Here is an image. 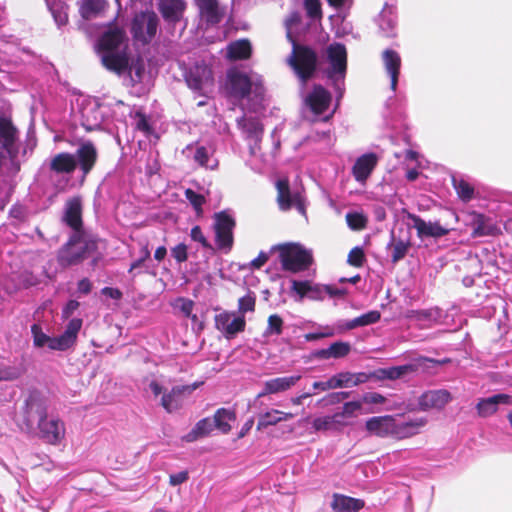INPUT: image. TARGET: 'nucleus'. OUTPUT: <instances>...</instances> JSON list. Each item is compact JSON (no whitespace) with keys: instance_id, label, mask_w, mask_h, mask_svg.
Masks as SVG:
<instances>
[{"instance_id":"32","label":"nucleus","mask_w":512,"mask_h":512,"mask_svg":"<svg viewBox=\"0 0 512 512\" xmlns=\"http://www.w3.org/2000/svg\"><path fill=\"white\" fill-rule=\"evenodd\" d=\"M511 397L507 394H497L485 399H482L477 404V411L479 416L487 417L495 413L499 404H507Z\"/></svg>"},{"instance_id":"21","label":"nucleus","mask_w":512,"mask_h":512,"mask_svg":"<svg viewBox=\"0 0 512 512\" xmlns=\"http://www.w3.org/2000/svg\"><path fill=\"white\" fill-rule=\"evenodd\" d=\"M214 148L211 145H202L198 142L189 144L183 150L187 158L204 168L214 170L218 167V160L214 157Z\"/></svg>"},{"instance_id":"13","label":"nucleus","mask_w":512,"mask_h":512,"mask_svg":"<svg viewBox=\"0 0 512 512\" xmlns=\"http://www.w3.org/2000/svg\"><path fill=\"white\" fill-rule=\"evenodd\" d=\"M291 290L299 296L298 301H302L304 297L318 301L323 300L327 295L329 297H342L346 294L345 289L334 285L313 284L310 281L297 280L292 281Z\"/></svg>"},{"instance_id":"20","label":"nucleus","mask_w":512,"mask_h":512,"mask_svg":"<svg viewBox=\"0 0 512 512\" xmlns=\"http://www.w3.org/2000/svg\"><path fill=\"white\" fill-rule=\"evenodd\" d=\"M151 391L155 397L161 395L160 404L168 411L172 412L179 408L183 394L188 391L189 393L196 389L198 386H172L170 391L164 389V386H150Z\"/></svg>"},{"instance_id":"42","label":"nucleus","mask_w":512,"mask_h":512,"mask_svg":"<svg viewBox=\"0 0 512 512\" xmlns=\"http://www.w3.org/2000/svg\"><path fill=\"white\" fill-rule=\"evenodd\" d=\"M213 422L209 418L199 420L194 428L185 436L186 441L193 442L207 436L213 430Z\"/></svg>"},{"instance_id":"58","label":"nucleus","mask_w":512,"mask_h":512,"mask_svg":"<svg viewBox=\"0 0 512 512\" xmlns=\"http://www.w3.org/2000/svg\"><path fill=\"white\" fill-rule=\"evenodd\" d=\"M150 255L151 253L149 250L148 242H145L141 245L140 257L132 262L129 268V273H132L135 269L141 267L143 263L150 258Z\"/></svg>"},{"instance_id":"40","label":"nucleus","mask_w":512,"mask_h":512,"mask_svg":"<svg viewBox=\"0 0 512 512\" xmlns=\"http://www.w3.org/2000/svg\"><path fill=\"white\" fill-rule=\"evenodd\" d=\"M235 418V413L233 411L220 408L215 412L214 420L212 422L214 427L219 429L222 433L226 434L231 430V425L229 422L234 421Z\"/></svg>"},{"instance_id":"60","label":"nucleus","mask_w":512,"mask_h":512,"mask_svg":"<svg viewBox=\"0 0 512 512\" xmlns=\"http://www.w3.org/2000/svg\"><path fill=\"white\" fill-rule=\"evenodd\" d=\"M171 255L178 263H183L188 259V247L184 243H179L171 249Z\"/></svg>"},{"instance_id":"6","label":"nucleus","mask_w":512,"mask_h":512,"mask_svg":"<svg viewBox=\"0 0 512 512\" xmlns=\"http://www.w3.org/2000/svg\"><path fill=\"white\" fill-rule=\"evenodd\" d=\"M98 249L97 239L86 232H73L57 251V262L62 268L81 264Z\"/></svg>"},{"instance_id":"16","label":"nucleus","mask_w":512,"mask_h":512,"mask_svg":"<svg viewBox=\"0 0 512 512\" xmlns=\"http://www.w3.org/2000/svg\"><path fill=\"white\" fill-rule=\"evenodd\" d=\"M158 17L154 12L146 11L137 14L132 22L131 32L135 40L146 44L155 36Z\"/></svg>"},{"instance_id":"43","label":"nucleus","mask_w":512,"mask_h":512,"mask_svg":"<svg viewBox=\"0 0 512 512\" xmlns=\"http://www.w3.org/2000/svg\"><path fill=\"white\" fill-rule=\"evenodd\" d=\"M350 352V345L346 342H335L328 348L322 349L318 355L323 359L342 358Z\"/></svg>"},{"instance_id":"1","label":"nucleus","mask_w":512,"mask_h":512,"mask_svg":"<svg viewBox=\"0 0 512 512\" xmlns=\"http://www.w3.org/2000/svg\"><path fill=\"white\" fill-rule=\"evenodd\" d=\"M98 159V151L91 141H84L75 153L60 152L45 159L38 170V180L55 193L65 192L71 186L72 174L78 169V181L83 185Z\"/></svg>"},{"instance_id":"8","label":"nucleus","mask_w":512,"mask_h":512,"mask_svg":"<svg viewBox=\"0 0 512 512\" xmlns=\"http://www.w3.org/2000/svg\"><path fill=\"white\" fill-rule=\"evenodd\" d=\"M292 52L287 58L288 65L293 69L294 73L301 82L302 89L311 79L318 66V55L316 51L304 44L292 41Z\"/></svg>"},{"instance_id":"50","label":"nucleus","mask_w":512,"mask_h":512,"mask_svg":"<svg viewBox=\"0 0 512 512\" xmlns=\"http://www.w3.org/2000/svg\"><path fill=\"white\" fill-rule=\"evenodd\" d=\"M346 222L352 230H362L367 225V217L362 212H348Z\"/></svg>"},{"instance_id":"10","label":"nucleus","mask_w":512,"mask_h":512,"mask_svg":"<svg viewBox=\"0 0 512 512\" xmlns=\"http://www.w3.org/2000/svg\"><path fill=\"white\" fill-rule=\"evenodd\" d=\"M237 125L249 140L250 158L246 161L247 165L255 172H262L266 166L267 159L260 153L258 143L263 134V127L256 118L241 117L237 119Z\"/></svg>"},{"instance_id":"23","label":"nucleus","mask_w":512,"mask_h":512,"mask_svg":"<svg viewBox=\"0 0 512 512\" xmlns=\"http://www.w3.org/2000/svg\"><path fill=\"white\" fill-rule=\"evenodd\" d=\"M366 429L378 437L396 438V419L392 416L372 417L366 421Z\"/></svg>"},{"instance_id":"63","label":"nucleus","mask_w":512,"mask_h":512,"mask_svg":"<svg viewBox=\"0 0 512 512\" xmlns=\"http://www.w3.org/2000/svg\"><path fill=\"white\" fill-rule=\"evenodd\" d=\"M27 214V211L23 205L15 204L12 206V208L9 211V215L11 218L15 219L16 221H22L25 219Z\"/></svg>"},{"instance_id":"56","label":"nucleus","mask_w":512,"mask_h":512,"mask_svg":"<svg viewBox=\"0 0 512 512\" xmlns=\"http://www.w3.org/2000/svg\"><path fill=\"white\" fill-rule=\"evenodd\" d=\"M300 22H301V15L297 11L292 12L288 16V18L285 20L286 35H287V39L290 42L296 41L292 36V29L295 25H298Z\"/></svg>"},{"instance_id":"51","label":"nucleus","mask_w":512,"mask_h":512,"mask_svg":"<svg viewBox=\"0 0 512 512\" xmlns=\"http://www.w3.org/2000/svg\"><path fill=\"white\" fill-rule=\"evenodd\" d=\"M283 331V320L277 315L273 314L268 318L267 328L264 332L265 336L280 335Z\"/></svg>"},{"instance_id":"31","label":"nucleus","mask_w":512,"mask_h":512,"mask_svg":"<svg viewBox=\"0 0 512 512\" xmlns=\"http://www.w3.org/2000/svg\"><path fill=\"white\" fill-rule=\"evenodd\" d=\"M159 10L166 21L176 22L185 10L182 0H159Z\"/></svg>"},{"instance_id":"4","label":"nucleus","mask_w":512,"mask_h":512,"mask_svg":"<svg viewBox=\"0 0 512 512\" xmlns=\"http://www.w3.org/2000/svg\"><path fill=\"white\" fill-rule=\"evenodd\" d=\"M428 361L430 359L419 357L405 365L380 368L371 372H341L330 378L326 384H365L384 380L394 381L417 372Z\"/></svg>"},{"instance_id":"35","label":"nucleus","mask_w":512,"mask_h":512,"mask_svg":"<svg viewBox=\"0 0 512 512\" xmlns=\"http://www.w3.org/2000/svg\"><path fill=\"white\" fill-rule=\"evenodd\" d=\"M427 423L426 418H416L407 422L396 421V438L403 439L411 437L419 432Z\"/></svg>"},{"instance_id":"36","label":"nucleus","mask_w":512,"mask_h":512,"mask_svg":"<svg viewBox=\"0 0 512 512\" xmlns=\"http://www.w3.org/2000/svg\"><path fill=\"white\" fill-rule=\"evenodd\" d=\"M25 53H27V51L25 49H21L18 43L4 41L2 39V54L7 57V59L2 58V63L5 61L7 65H18L23 61L21 55Z\"/></svg>"},{"instance_id":"33","label":"nucleus","mask_w":512,"mask_h":512,"mask_svg":"<svg viewBox=\"0 0 512 512\" xmlns=\"http://www.w3.org/2000/svg\"><path fill=\"white\" fill-rule=\"evenodd\" d=\"M108 6L107 0H80L79 13L89 20L100 16Z\"/></svg>"},{"instance_id":"5","label":"nucleus","mask_w":512,"mask_h":512,"mask_svg":"<svg viewBox=\"0 0 512 512\" xmlns=\"http://www.w3.org/2000/svg\"><path fill=\"white\" fill-rule=\"evenodd\" d=\"M229 95L237 101L246 100L243 108L250 111H258L262 107L265 89L262 80L257 75H247L242 72L228 74Z\"/></svg>"},{"instance_id":"22","label":"nucleus","mask_w":512,"mask_h":512,"mask_svg":"<svg viewBox=\"0 0 512 512\" xmlns=\"http://www.w3.org/2000/svg\"><path fill=\"white\" fill-rule=\"evenodd\" d=\"M62 220L73 232H85L82 229V200L80 197H72L66 201Z\"/></svg>"},{"instance_id":"55","label":"nucleus","mask_w":512,"mask_h":512,"mask_svg":"<svg viewBox=\"0 0 512 512\" xmlns=\"http://www.w3.org/2000/svg\"><path fill=\"white\" fill-rule=\"evenodd\" d=\"M365 261V254L361 247H354L348 254L347 262L354 267H361Z\"/></svg>"},{"instance_id":"49","label":"nucleus","mask_w":512,"mask_h":512,"mask_svg":"<svg viewBox=\"0 0 512 512\" xmlns=\"http://www.w3.org/2000/svg\"><path fill=\"white\" fill-rule=\"evenodd\" d=\"M388 247L392 249V262L397 263L398 261L403 259L407 254L410 247V243L401 239L395 241L394 238H392V242L388 245Z\"/></svg>"},{"instance_id":"24","label":"nucleus","mask_w":512,"mask_h":512,"mask_svg":"<svg viewBox=\"0 0 512 512\" xmlns=\"http://www.w3.org/2000/svg\"><path fill=\"white\" fill-rule=\"evenodd\" d=\"M452 397L446 389L429 390L423 393L419 398V407L427 411L431 409H442L451 401Z\"/></svg>"},{"instance_id":"12","label":"nucleus","mask_w":512,"mask_h":512,"mask_svg":"<svg viewBox=\"0 0 512 512\" xmlns=\"http://www.w3.org/2000/svg\"><path fill=\"white\" fill-rule=\"evenodd\" d=\"M328 67L324 73L333 82L335 90L341 93L340 82L344 81L347 69V51L343 44L332 43L326 49Z\"/></svg>"},{"instance_id":"11","label":"nucleus","mask_w":512,"mask_h":512,"mask_svg":"<svg viewBox=\"0 0 512 512\" xmlns=\"http://www.w3.org/2000/svg\"><path fill=\"white\" fill-rule=\"evenodd\" d=\"M282 268L289 272H300L309 268L313 262L312 252L298 243L278 246Z\"/></svg>"},{"instance_id":"30","label":"nucleus","mask_w":512,"mask_h":512,"mask_svg":"<svg viewBox=\"0 0 512 512\" xmlns=\"http://www.w3.org/2000/svg\"><path fill=\"white\" fill-rule=\"evenodd\" d=\"M364 501L342 494H334L331 508L334 512H358L364 507Z\"/></svg>"},{"instance_id":"64","label":"nucleus","mask_w":512,"mask_h":512,"mask_svg":"<svg viewBox=\"0 0 512 512\" xmlns=\"http://www.w3.org/2000/svg\"><path fill=\"white\" fill-rule=\"evenodd\" d=\"M79 302L76 300H69L62 309V318L68 319L79 308Z\"/></svg>"},{"instance_id":"48","label":"nucleus","mask_w":512,"mask_h":512,"mask_svg":"<svg viewBox=\"0 0 512 512\" xmlns=\"http://www.w3.org/2000/svg\"><path fill=\"white\" fill-rule=\"evenodd\" d=\"M133 125L135 128L148 136L153 132V128L150 124V118L140 109L136 110L132 115Z\"/></svg>"},{"instance_id":"28","label":"nucleus","mask_w":512,"mask_h":512,"mask_svg":"<svg viewBox=\"0 0 512 512\" xmlns=\"http://www.w3.org/2000/svg\"><path fill=\"white\" fill-rule=\"evenodd\" d=\"M409 219L413 222V227L416 229L417 235L420 238H439L448 233V229L442 227L438 222H426L414 214H409Z\"/></svg>"},{"instance_id":"47","label":"nucleus","mask_w":512,"mask_h":512,"mask_svg":"<svg viewBox=\"0 0 512 512\" xmlns=\"http://www.w3.org/2000/svg\"><path fill=\"white\" fill-rule=\"evenodd\" d=\"M453 187L455 188L459 198L464 202L470 201L474 196V188L462 178H452Z\"/></svg>"},{"instance_id":"3","label":"nucleus","mask_w":512,"mask_h":512,"mask_svg":"<svg viewBox=\"0 0 512 512\" xmlns=\"http://www.w3.org/2000/svg\"><path fill=\"white\" fill-rule=\"evenodd\" d=\"M37 141L34 135L21 140L20 132L11 118L2 111V176H16L21 165L33 153Z\"/></svg>"},{"instance_id":"59","label":"nucleus","mask_w":512,"mask_h":512,"mask_svg":"<svg viewBox=\"0 0 512 512\" xmlns=\"http://www.w3.org/2000/svg\"><path fill=\"white\" fill-rule=\"evenodd\" d=\"M190 237L193 241L200 243L202 247L212 249L210 242L203 234L200 226L196 225L191 229Z\"/></svg>"},{"instance_id":"53","label":"nucleus","mask_w":512,"mask_h":512,"mask_svg":"<svg viewBox=\"0 0 512 512\" xmlns=\"http://www.w3.org/2000/svg\"><path fill=\"white\" fill-rule=\"evenodd\" d=\"M255 309V296L248 293L238 300V315L244 316L246 312H253Z\"/></svg>"},{"instance_id":"61","label":"nucleus","mask_w":512,"mask_h":512,"mask_svg":"<svg viewBox=\"0 0 512 512\" xmlns=\"http://www.w3.org/2000/svg\"><path fill=\"white\" fill-rule=\"evenodd\" d=\"M361 409V403L359 401L346 402L343 405L342 411L340 412L345 418H351L356 416V413Z\"/></svg>"},{"instance_id":"14","label":"nucleus","mask_w":512,"mask_h":512,"mask_svg":"<svg viewBox=\"0 0 512 512\" xmlns=\"http://www.w3.org/2000/svg\"><path fill=\"white\" fill-rule=\"evenodd\" d=\"M235 226V219L228 212L221 211L214 215L213 230L215 233V243L217 249L225 254L232 250Z\"/></svg>"},{"instance_id":"37","label":"nucleus","mask_w":512,"mask_h":512,"mask_svg":"<svg viewBox=\"0 0 512 512\" xmlns=\"http://www.w3.org/2000/svg\"><path fill=\"white\" fill-rule=\"evenodd\" d=\"M293 417L291 413H285L279 410H272L261 414L257 422V430H262L268 426L275 425L280 421L288 420Z\"/></svg>"},{"instance_id":"9","label":"nucleus","mask_w":512,"mask_h":512,"mask_svg":"<svg viewBox=\"0 0 512 512\" xmlns=\"http://www.w3.org/2000/svg\"><path fill=\"white\" fill-rule=\"evenodd\" d=\"M122 106H124L122 101L107 104L99 103L95 99L85 100L80 108L81 125L86 131L101 130L110 118L116 117L112 112L115 113V109Z\"/></svg>"},{"instance_id":"15","label":"nucleus","mask_w":512,"mask_h":512,"mask_svg":"<svg viewBox=\"0 0 512 512\" xmlns=\"http://www.w3.org/2000/svg\"><path fill=\"white\" fill-rule=\"evenodd\" d=\"M40 440L49 445H59L66 435L65 423L58 417L48 416L36 424L33 432Z\"/></svg>"},{"instance_id":"62","label":"nucleus","mask_w":512,"mask_h":512,"mask_svg":"<svg viewBox=\"0 0 512 512\" xmlns=\"http://www.w3.org/2000/svg\"><path fill=\"white\" fill-rule=\"evenodd\" d=\"M312 426L315 429V431L334 430L330 416L318 417L314 419Z\"/></svg>"},{"instance_id":"57","label":"nucleus","mask_w":512,"mask_h":512,"mask_svg":"<svg viewBox=\"0 0 512 512\" xmlns=\"http://www.w3.org/2000/svg\"><path fill=\"white\" fill-rule=\"evenodd\" d=\"M177 303H178V307L180 309V311L188 318H191L192 321H197V315L193 314L192 311H193V307H194V302L190 299H186V298H179L177 300Z\"/></svg>"},{"instance_id":"18","label":"nucleus","mask_w":512,"mask_h":512,"mask_svg":"<svg viewBox=\"0 0 512 512\" xmlns=\"http://www.w3.org/2000/svg\"><path fill=\"white\" fill-rule=\"evenodd\" d=\"M215 328L223 334V336L231 340L246 327L245 317L237 315L234 312L223 311L215 316Z\"/></svg>"},{"instance_id":"25","label":"nucleus","mask_w":512,"mask_h":512,"mask_svg":"<svg viewBox=\"0 0 512 512\" xmlns=\"http://www.w3.org/2000/svg\"><path fill=\"white\" fill-rule=\"evenodd\" d=\"M82 324V319L72 318L66 325L64 332L57 337V340L52 341L53 347L57 348V351H65L71 348L76 343Z\"/></svg>"},{"instance_id":"52","label":"nucleus","mask_w":512,"mask_h":512,"mask_svg":"<svg viewBox=\"0 0 512 512\" xmlns=\"http://www.w3.org/2000/svg\"><path fill=\"white\" fill-rule=\"evenodd\" d=\"M185 196L195 209L196 213L200 215L202 213V206L205 203V197L192 189H186Z\"/></svg>"},{"instance_id":"34","label":"nucleus","mask_w":512,"mask_h":512,"mask_svg":"<svg viewBox=\"0 0 512 512\" xmlns=\"http://www.w3.org/2000/svg\"><path fill=\"white\" fill-rule=\"evenodd\" d=\"M202 19L211 24L221 20L218 3L216 0H195Z\"/></svg>"},{"instance_id":"7","label":"nucleus","mask_w":512,"mask_h":512,"mask_svg":"<svg viewBox=\"0 0 512 512\" xmlns=\"http://www.w3.org/2000/svg\"><path fill=\"white\" fill-rule=\"evenodd\" d=\"M50 397L48 392L32 389L26 396L21 410L15 415L17 426L27 433L36 430V424L48 416Z\"/></svg>"},{"instance_id":"2","label":"nucleus","mask_w":512,"mask_h":512,"mask_svg":"<svg viewBox=\"0 0 512 512\" xmlns=\"http://www.w3.org/2000/svg\"><path fill=\"white\" fill-rule=\"evenodd\" d=\"M128 38L123 29L110 27L103 33L99 41V53L103 66L109 71L122 74L129 71L133 83H140L145 73L142 59L129 65Z\"/></svg>"},{"instance_id":"44","label":"nucleus","mask_w":512,"mask_h":512,"mask_svg":"<svg viewBox=\"0 0 512 512\" xmlns=\"http://www.w3.org/2000/svg\"><path fill=\"white\" fill-rule=\"evenodd\" d=\"M378 24L380 29L385 32L387 36L391 34L396 25V16L392 7H385L379 17Z\"/></svg>"},{"instance_id":"17","label":"nucleus","mask_w":512,"mask_h":512,"mask_svg":"<svg viewBox=\"0 0 512 512\" xmlns=\"http://www.w3.org/2000/svg\"><path fill=\"white\" fill-rule=\"evenodd\" d=\"M277 201L281 210L295 207L302 215L306 214L305 198L300 190L292 191L287 179H279L276 182Z\"/></svg>"},{"instance_id":"46","label":"nucleus","mask_w":512,"mask_h":512,"mask_svg":"<svg viewBox=\"0 0 512 512\" xmlns=\"http://www.w3.org/2000/svg\"><path fill=\"white\" fill-rule=\"evenodd\" d=\"M31 332L33 335V343L36 347H44L48 346L51 350H57V348L53 347L54 344L52 343L53 340H57V337H50L46 335L40 326L37 324L32 325Z\"/></svg>"},{"instance_id":"27","label":"nucleus","mask_w":512,"mask_h":512,"mask_svg":"<svg viewBox=\"0 0 512 512\" xmlns=\"http://www.w3.org/2000/svg\"><path fill=\"white\" fill-rule=\"evenodd\" d=\"M304 101L315 114H321L328 108L331 95L321 85H315L313 90L305 96Z\"/></svg>"},{"instance_id":"41","label":"nucleus","mask_w":512,"mask_h":512,"mask_svg":"<svg viewBox=\"0 0 512 512\" xmlns=\"http://www.w3.org/2000/svg\"><path fill=\"white\" fill-rule=\"evenodd\" d=\"M380 318V312L377 310H372L350 321H347L343 328L346 330H352L357 327L371 325L377 323L380 320Z\"/></svg>"},{"instance_id":"39","label":"nucleus","mask_w":512,"mask_h":512,"mask_svg":"<svg viewBox=\"0 0 512 512\" xmlns=\"http://www.w3.org/2000/svg\"><path fill=\"white\" fill-rule=\"evenodd\" d=\"M47 5L57 26H65L68 23V5L60 0H50Z\"/></svg>"},{"instance_id":"29","label":"nucleus","mask_w":512,"mask_h":512,"mask_svg":"<svg viewBox=\"0 0 512 512\" xmlns=\"http://www.w3.org/2000/svg\"><path fill=\"white\" fill-rule=\"evenodd\" d=\"M382 57L385 70L391 79V89L395 91L401 66L400 55L394 50L387 49L383 52Z\"/></svg>"},{"instance_id":"38","label":"nucleus","mask_w":512,"mask_h":512,"mask_svg":"<svg viewBox=\"0 0 512 512\" xmlns=\"http://www.w3.org/2000/svg\"><path fill=\"white\" fill-rule=\"evenodd\" d=\"M251 54V44L248 40H238L228 45L227 57L233 60L246 59Z\"/></svg>"},{"instance_id":"54","label":"nucleus","mask_w":512,"mask_h":512,"mask_svg":"<svg viewBox=\"0 0 512 512\" xmlns=\"http://www.w3.org/2000/svg\"><path fill=\"white\" fill-rule=\"evenodd\" d=\"M304 8L311 19H321L322 9L319 0H304Z\"/></svg>"},{"instance_id":"26","label":"nucleus","mask_w":512,"mask_h":512,"mask_svg":"<svg viewBox=\"0 0 512 512\" xmlns=\"http://www.w3.org/2000/svg\"><path fill=\"white\" fill-rule=\"evenodd\" d=\"M378 163V156L375 153L363 154L355 161L352 167V174L356 181L365 183Z\"/></svg>"},{"instance_id":"19","label":"nucleus","mask_w":512,"mask_h":512,"mask_svg":"<svg viewBox=\"0 0 512 512\" xmlns=\"http://www.w3.org/2000/svg\"><path fill=\"white\" fill-rule=\"evenodd\" d=\"M186 83L194 91L204 94L213 85L211 68L205 63H196L185 75Z\"/></svg>"},{"instance_id":"45","label":"nucleus","mask_w":512,"mask_h":512,"mask_svg":"<svg viewBox=\"0 0 512 512\" xmlns=\"http://www.w3.org/2000/svg\"><path fill=\"white\" fill-rule=\"evenodd\" d=\"M438 312L437 310H418V311H410L408 312L407 317L419 322L422 326H429L432 322L437 320Z\"/></svg>"}]
</instances>
